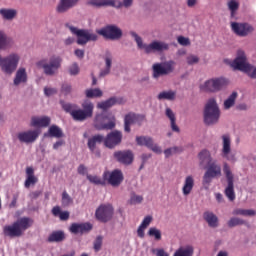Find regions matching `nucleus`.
Returning a JSON list of instances; mask_svg holds the SVG:
<instances>
[{
    "label": "nucleus",
    "mask_w": 256,
    "mask_h": 256,
    "mask_svg": "<svg viewBox=\"0 0 256 256\" xmlns=\"http://www.w3.org/2000/svg\"><path fill=\"white\" fill-rule=\"evenodd\" d=\"M125 98L123 97H111L106 101L100 102L98 104L99 109H103V111H107V109H110V107H113V105H124Z\"/></svg>",
    "instance_id": "5701e85b"
},
{
    "label": "nucleus",
    "mask_w": 256,
    "mask_h": 256,
    "mask_svg": "<svg viewBox=\"0 0 256 256\" xmlns=\"http://www.w3.org/2000/svg\"><path fill=\"white\" fill-rule=\"evenodd\" d=\"M227 5L231 13V17H235V13L239 11V2H237V0H230L228 1Z\"/></svg>",
    "instance_id": "c03bdc74"
},
{
    "label": "nucleus",
    "mask_w": 256,
    "mask_h": 256,
    "mask_svg": "<svg viewBox=\"0 0 256 256\" xmlns=\"http://www.w3.org/2000/svg\"><path fill=\"white\" fill-rule=\"evenodd\" d=\"M231 29L238 37H247V35L255 31L251 24L239 22H232Z\"/></svg>",
    "instance_id": "a211bd4d"
},
{
    "label": "nucleus",
    "mask_w": 256,
    "mask_h": 256,
    "mask_svg": "<svg viewBox=\"0 0 256 256\" xmlns=\"http://www.w3.org/2000/svg\"><path fill=\"white\" fill-rule=\"evenodd\" d=\"M60 103L64 111H66V113H70L74 121L83 122L93 117V109H95V106L89 101L83 102L82 109L77 108V105L75 104L65 103L63 101H60Z\"/></svg>",
    "instance_id": "f257e3e1"
},
{
    "label": "nucleus",
    "mask_w": 256,
    "mask_h": 256,
    "mask_svg": "<svg viewBox=\"0 0 256 256\" xmlns=\"http://www.w3.org/2000/svg\"><path fill=\"white\" fill-rule=\"evenodd\" d=\"M231 67L237 71L247 73L251 79H256V67L251 66V64L247 62V55H245V51L243 50L237 51V56L231 63Z\"/></svg>",
    "instance_id": "7ed1b4c3"
},
{
    "label": "nucleus",
    "mask_w": 256,
    "mask_h": 256,
    "mask_svg": "<svg viewBox=\"0 0 256 256\" xmlns=\"http://www.w3.org/2000/svg\"><path fill=\"white\" fill-rule=\"evenodd\" d=\"M61 93H63V95H69V93H71V85L63 84L61 88Z\"/></svg>",
    "instance_id": "0e129e2a"
},
{
    "label": "nucleus",
    "mask_w": 256,
    "mask_h": 256,
    "mask_svg": "<svg viewBox=\"0 0 256 256\" xmlns=\"http://www.w3.org/2000/svg\"><path fill=\"white\" fill-rule=\"evenodd\" d=\"M131 5H133V0H123V2H115L114 7H126L127 9L131 7Z\"/></svg>",
    "instance_id": "6e6d98bb"
},
{
    "label": "nucleus",
    "mask_w": 256,
    "mask_h": 256,
    "mask_svg": "<svg viewBox=\"0 0 256 256\" xmlns=\"http://www.w3.org/2000/svg\"><path fill=\"white\" fill-rule=\"evenodd\" d=\"M48 243H61L65 241V232L58 230L53 231L47 239Z\"/></svg>",
    "instance_id": "473e14b6"
},
{
    "label": "nucleus",
    "mask_w": 256,
    "mask_h": 256,
    "mask_svg": "<svg viewBox=\"0 0 256 256\" xmlns=\"http://www.w3.org/2000/svg\"><path fill=\"white\" fill-rule=\"evenodd\" d=\"M61 63H63V59L59 56L50 57L49 61L41 60L38 62V66L42 67L45 75L53 76L59 69H61Z\"/></svg>",
    "instance_id": "0eeeda50"
},
{
    "label": "nucleus",
    "mask_w": 256,
    "mask_h": 256,
    "mask_svg": "<svg viewBox=\"0 0 256 256\" xmlns=\"http://www.w3.org/2000/svg\"><path fill=\"white\" fill-rule=\"evenodd\" d=\"M177 41L179 45H182L183 47H187L188 45H191V41L189 40V38H185L184 36H179L177 38Z\"/></svg>",
    "instance_id": "4d7b16f0"
},
{
    "label": "nucleus",
    "mask_w": 256,
    "mask_h": 256,
    "mask_svg": "<svg viewBox=\"0 0 256 256\" xmlns=\"http://www.w3.org/2000/svg\"><path fill=\"white\" fill-rule=\"evenodd\" d=\"M222 141V157H224V159H227V161H237V158H235V154H230L231 137H229V135H223Z\"/></svg>",
    "instance_id": "412c9836"
},
{
    "label": "nucleus",
    "mask_w": 256,
    "mask_h": 256,
    "mask_svg": "<svg viewBox=\"0 0 256 256\" xmlns=\"http://www.w3.org/2000/svg\"><path fill=\"white\" fill-rule=\"evenodd\" d=\"M179 151H181V149L179 147L168 148L164 151V155H165V157H171V155H173V153H177Z\"/></svg>",
    "instance_id": "13d9d810"
},
{
    "label": "nucleus",
    "mask_w": 256,
    "mask_h": 256,
    "mask_svg": "<svg viewBox=\"0 0 256 256\" xmlns=\"http://www.w3.org/2000/svg\"><path fill=\"white\" fill-rule=\"evenodd\" d=\"M177 93L173 90L163 91L158 94L159 101L165 99L166 101H175Z\"/></svg>",
    "instance_id": "a19ab883"
},
{
    "label": "nucleus",
    "mask_w": 256,
    "mask_h": 256,
    "mask_svg": "<svg viewBox=\"0 0 256 256\" xmlns=\"http://www.w3.org/2000/svg\"><path fill=\"white\" fill-rule=\"evenodd\" d=\"M38 181L39 179L37 178V176H35V170L33 169V167H27L24 187H26V189H29L31 185H35Z\"/></svg>",
    "instance_id": "c85d7f7f"
},
{
    "label": "nucleus",
    "mask_w": 256,
    "mask_h": 256,
    "mask_svg": "<svg viewBox=\"0 0 256 256\" xmlns=\"http://www.w3.org/2000/svg\"><path fill=\"white\" fill-rule=\"evenodd\" d=\"M87 179H88V181H90V183H93L94 185H102V187H104L106 185V182H105V179L103 178V175H102V178H101V177L96 176V175L87 174Z\"/></svg>",
    "instance_id": "79ce46f5"
},
{
    "label": "nucleus",
    "mask_w": 256,
    "mask_h": 256,
    "mask_svg": "<svg viewBox=\"0 0 256 256\" xmlns=\"http://www.w3.org/2000/svg\"><path fill=\"white\" fill-rule=\"evenodd\" d=\"M193 253H195V248L192 245H186L179 247L173 256H193Z\"/></svg>",
    "instance_id": "f704fd0d"
},
{
    "label": "nucleus",
    "mask_w": 256,
    "mask_h": 256,
    "mask_svg": "<svg viewBox=\"0 0 256 256\" xmlns=\"http://www.w3.org/2000/svg\"><path fill=\"white\" fill-rule=\"evenodd\" d=\"M114 209L111 204H101L95 212V217L101 223H107L113 219Z\"/></svg>",
    "instance_id": "dca6fc26"
},
{
    "label": "nucleus",
    "mask_w": 256,
    "mask_h": 256,
    "mask_svg": "<svg viewBox=\"0 0 256 256\" xmlns=\"http://www.w3.org/2000/svg\"><path fill=\"white\" fill-rule=\"evenodd\" d=\"M130 35L135 39L138 48L144 49L145 53H153V51H169V44L161 41H153L150 44H143V39L135 32H130Z\"/></svg>",
    "instance_id": "39448f33"
},
{
    "label": "nucleus",
    "mask_w": 256,
    "mask_h": 256,
    "mask_svg": "<svg viewBox=\"0 0 256 256\" xmlns=\"http://www.w3.org/2000/svg\"><path fill=\"white\" fill-rule=\"evenodd\" d=\"M44 93L47 97H51V95H55V93H57V89H55V88H44Z\"/></svg>",
    "instance_id": "338daca9"
},
{
    "label": "nucleus",
    "mask_w": 256,
    "mask_h": 256,
    "mask_svg": "<svg viewBox=\"0 0 256 256\" xmlns=\"http://www.w3.org/2000/svg\"><path fill=\"white\" fill-rule=\"evenodd\" d=\"M136 143L140 147H147V149H150L151 151H153V153H157L158 155H161V153H163V151L161 150V147L155 144L153 142V138L149 136H137Z\"/></svg>",
    "instance_id": "f3484780"
},
{
    "label": "nucleus",
    "mask_w": 256,
    "mask_h": 256,
    "mask_svg": "<svg viewBox=\"0 0 256 256\" xmlns=\"http://www.w3.org/2000/svg\"><path fill=\"white\" fill-rule=\"evenodd\" d=\"M115 159L123 165H131L133 163V152L130 150L116 151L114 152Z\"/></svg>",
    "instance_id": "4be33fe9"
},
{
    "label": "nucleus",
    "mask_w": 256,
    "mask_h": 256,
    "mask_svg": "<svg viewBox=\"0 0 256 256\" xmlns=\"http://www.w3.org/2000/svg\"><path fill=\"white\" fill-rule=\"evenodd\" d=\"M208 168L203 176V185H209L215 177H221V165L217 164V161H211L207 164Z\"/></svg>",
    "instance_id": "f8f14e48"
},
{
    "label": "nucleus",
    "mask_w": 256,
    "mask_h": 256,
    "mask_svg": "<svg viewBox=\"0 0 256 256\" xmlns=\"http://www.w3.org/2000/svg\"><path fill=\"white\" fill-rule=\"evenodd\" d=\"M198 159H199L200 167H205V165H209V163L213 161V158H211V152H209V150H206V149L202 150L198 154Z\"/></svg>",
    "instance_id": "2f4dec72"
},
{
    "label": "nucleus",
    "mask_w": 256,
    "mask_h": 256,
    "mask_svg": "<svg viewBox=\"0 0 256 256\" xmlns=\"http://www.w3.org/2000/svg\"><path fill=\"white\" fill-rule=\"evenodd\" d=\"M233 215H243L244 217H254L256 215L253 209H236L233 211Z\"/></svg>",
    "instance_id": "37998d69"
},
{
    "label": "nucleus",
    "mask_w": 256,
    "mask_h": 256,
    "mask_svg": "<svg viewBox=\"0 0 256 256\" xmlns=\"http://www.w3.org/2000/svg\"><path fill=\"white\" fill-rule=\"evenodd\" d=\"M70 231L74 233V235H77V233H81V229L79 228V224L73 223L70 226Z\"/></svg>",
    "instance_id": "69168bd1"
},
{
    "label": "nucleus",
    "mask_w": 256,
    "mask_h": 256,
    "mask_svg": "<svg viewBox=\"0 0 256 256\" xmlns=\"http://www.w3.org/2000/svg\"><path fill=\"white\" fill-rule=\"evenodd\" d=\"M105 63H106V68L100 71L99 77H106V75H109V73H111V65H112L111 57H106Z\"/></svg>",
    "instance_id": "de8ad7c7"
},
{
    "label": "nucleus",
    "mask_w": 256,
    "mask_h": 256,
    "mask_svg": "<svg viewBox=\"0 0 256 256\" xmlns=\"http://www.w3.org/2000/svg\"><path fill=\"white\" fill-rule=\"evenodd\" d=\"M98 35H102L105 39H110L111 41H117L123 37V31L118 28L117 25H107L106 27L97 31Z\"/></svg>",
    "instance_id": "ddd939ff"
},
{
    "label": "nucleus",
    "mask_w": 256,
    "mask_h": 256,
    "mask_svg": "<svg viewBox=\"0 0 256 256\" xmlns=\"http://www.w3.org/2000/svg\"><path fill=\"white\" fill-rule=\"evenodd\" d=\"M33 227V219L29 217H22L15 221L12 225H6L3 228L5 237H21L24 231Z\"/></svg>",
    "instance_id": "f03ea898"
},
{
    "label": "nucleus",
    "mask_w": 256,
    "mask_h": 256,
    "mask_svg": "<svg viewBox=\"0 0 256 256\" xmlns=\"http://www.w3.org/2000/svg\"><path fill=\"white\" fill-rule=\"evenodd\" d=\"M128 203L129 205H139V203H143V196L137 195L133 192L131 193Z\"/></svg>",
    "instance_id": "09e8293b"
},
{
    "label": "nucleus",
    "mask_w": 256,
    "mask_h": 256,
    "mask_svg": "<svg viewBox=\"0 0 256 256\" xmlns=\"http://www.w3.org/2000/svg\"><path fill=\"white\" fill-rule=\"evenodd\" d=\"M86 97L88 99H93V97H103V91L99 88L86 90Z\"/></svg>",
    "instance_id": "a18cd8bd"
},
{
    "label": "nucleus",
    "mask_w": 256,
    "mask_h": 256,
    "mask_svg": "<svg viewBox=\"0 0 256 256\" xmlns=\"http://www.w3.org/2000/svg\"><path fill=\"white\" fill-rule=\"evenodd\" d=\"M101 143H105V137L101 134H96L94 136H92L91 138L88 139V149L94 153L95 149L98 145H101Z\"/></svg>",
    "instance_id": "c756f323"
},
{
    "label": "nucleus",
    "mask_w": 256,
    "mask_h": 256,
    "mask_svg": "<svg viewBox=\"0 0 256 256\" xmlns=\"http://www.w3.org/2000/svg\"><path fill=\"white\" fill-rule=\"evenodd\" d=\"M79 175H87V167L85 165L80 164L77 169Z\"/></svg>",
    "instance_id": "774afa93"
},
{
    "label": "nucleus",
    "mask_w": 256,
    "mask_h": 256,
    "mask_svg": "<svg viewBox=\"0 0 256 256\" xmlns=\"http://www.w3.org/2000/svg\"><path fill=\"white\" fill-rule=\"evenodd\" d=\"M144 119L143 116L137 115L133 112H130L125 115L124 118V130L126 133H131V125L137 123L138 120Z\"/></svg>",
    "instance_id": "b1692460"
},
{
    "label": "nucleus",
    "mask_w": 256,
    "mask_h": 256,
    "mask_svg": "<svg viewBox=\"0 0 256 256\" xmlns=\"http://www.w3.org/2000/svg\"><path fill=\"white\" fill-rule=\"evenodd\" d=\"M195 187V178L192 175L186 176L184 179V184L182 186V193L184 197L191 195L193 188Z\"/></svg>",
    "instance_id": "cd10ccee"
},
{
    "label": "nucleus",
    "mask_w": 256,
    "mask_h": 256,
    "mask_svg": "<svg viewBox=\"0 0 256 256\" xmlns=\"http://www.w3.org/2000/svg\"><path fill=\"white\" fill-rule=\"evenodd\" d=\"M151 221H153V217L152 216H146L142 223L140 224V226L144 227V228H148L149 225H151Z\"/></svg>",
    "instance_id": "680f3d73"
},
{
    "label": "nucleus",
    "mask_w": 256,
    "mask_h": 256,
    "mask_svg": "<svg viewBox=\"0 0 256 256\" xmlns=\"http://www.w3.org/2000/svg\"><path fill=\"white\" fill-rule=\"evenodd\" d=\"M41 134V131L39 130H28L24 132L18 133L17 137L20 143H35L37 139H39V135Z\"/></svg>",
    "instance_id": "aec40b11"
},
{
    "label": "nucleus",
    "mask_w": 256,
    "mask_h": 256,
    "mask_svg": "<svg viewBox=\"0 0 256 256\" xmlns=\"http://www.w3.org/2000/svg\"><path fill=\"white\" fill-rule=\"evenodd\" d=\"M94 127L97 131H111V129H115V116L109 119V115L106 112L97 114L94 118Z\"/></svg>",
    "instance_id": "6e6552de"
},
{
    "label": "nucleus",
    "mask_w": 256,
    "mask_h": 256,
    "mask_svg": "<svg viewBox=\"0 0 256 256\" xmlns=\"http://www.w3.org/2000/svg\"><path fill=\"white\" fill-rule=\"evenodd\" d=\"M69 73L70 75H79V65L77 63H73L69 67Z\"/></svg>",
    "instance_id": "052dcab7"
},
{
    "label": "nucleus",
    "mask_w": 256,
    "mask_h": 256,
    "mask_svg": "<svg viewBox=\"0 0 256 256\" xmlns=\"http://www.w3.org/2000/svg\"><path fill=\"white\" fill-rule=\"evenodd\" d=\"M225 86H227V79L216 78L207 80L203 85L200 86V89L208 93H217V91H221V89H223Z\"/></svg>",
    "instance_id": "9b49d317"
},
{
    "label": "nucleus",
    "mask_w": 256,
    "mask_h": 256,
    "mask_svg": "<svg viewBox=\"0 0 256 256\" xmlns=\"http://www.w3.org/2000/svg\"><path fill=\"white\" fill-rule=\"evenodd\" d=\"M115 0L110 1H101V0H89L87 5L90 7H96V9H100V7H107V5H111V7H115Z\"/></svg>",
    "instance_id": "4c0bfd02"
},
{
    "label": "nucleus",
    "mask_w": 256,
    "mask_h": 256,
    "mask_svg": "<svg viewBox=\"0 0 256 256\" xmlns=\"http://www.w3.org/2000/svg\"><path fill=\"white\" fill-rule=\"evenodd\" d=\"M103 178L105 179L106 185H111V187H119L123 183V172L121 170L116 169L112 172L104 171Z\"/></svg>",
    "instance_id": "2eb2a0df"
},
{
    "label": "nucleus",
    "mask_w": 256,
    "mask_h": 256,
    "mask_svg": "<svg viewBox=\"0 0 256 256\" xmlns=\"http://www.w3.org/2000/svg\"><path fill=\"white\" fill-rule=\"evenodd\" d=\"M237 99V92H233L228 99L224 101V109H231L235 105V100Z\"/></svg>",
    "instance_id": "49530a36"
},
{
    "label": "nucleus",
    "mask_w": 256,
    "mask_h": 256,
    "mask_svg": "<svg viewBox=\"0 0 256 256\" xmlns=\"http://www.w3.org/2000/svg\"><path fill=\"white\" fill-rule=\"evenodd\" d=\"M13 45H15L13 38L7 36L3 30H0V51H7V49H11Z\"/></svg>",
    "instance_id": "a878e982"
},
{
    "label": "nucleus",
    "mask_w": 256,
    "mask_h": 256,
    "mask_svg": "<svg viewBox=\"0 0 256 256\" xmlns=\"http://www.w3.org/2000/svg\"><path fill=\"white\" fill-rule=\"evenodd\" d=\"M154 79H159L163 75H169L175 71V61L170 60L164 63H155L152 66Z\"/></svg>",
    "instance_id": "9d476101"
},
{
    "label": "nucleus",
    "mask_w": 256,
    "mask_h": 256,
    "mask_svg": "<svg viewBox=\"0 0 256 256\" xmlns=\"http://www.w3.org/2000/svg\"><path fill=\"white\" fill-rule=\"evenodd\" d=\"M123 139V134L117 130L110 132L106 138H104V145L108 147V149H113V147H117L119 143H121Z\"/></svg>",
    "instance_id": "6ab92c4d"
},
{
    "label": "nucleus",
    "mask_w": 256,
    "mask_h": 256,
    "mask_svg": "<svg viewBox=\"0 0 256 256\" xmlns=\"http://www.w3.org/2000/svg\"><path fill=\"white\" fill-rule=\"evenodd\" d=\"M204 221L208 223L209 227H219V218L213 212L206 211L203 214Z\"/></svg>",
    "instance_id": "7c9ffc66"
},
{
    "label": "nucleus",
    "mask_w": 256,
    "mask_h": 256,
    "mask_svg": "<svg viewBox=\"0 0 256 256\" xmlns=\"http://www.w3.org/2000/svg\"><path fill=\"white\" fill-rule=\"evenodd\" d=\"M221 117V111L217 105L215 98H211L205 105L204 108V123L206 125H215L219 123V118Z\"/></svg>",
    "instance_id": "20e7f679"
},
{
    "label": "nucleus",
    "mask_w": 256,
    "mask_h": 256,
    "mask_svg": "<svg viewBox=\"0 0 256 256\" xmlns=\"http://www.w3.org/2000/svg\"><path fill=\"white\" fill-rule=\"evenodd\" d=\"M186 61L189 65H195L199 63V57H197L196 55H190L186 58Z\"/></svg>",
    "instance_id": "bf43d9fd"
},
{
    "label": "nucleus",
    "mask_w": 256,
    "mask_h": 256,
    "mask_svg": "<svg viewBox=\"0 0 256 256\" xmlns=\"http://www.w3.org/2000/svg\"><path fill=\"white\" fill-rule=\"evenodd\" d=\"M0 15L5 21H13L17 17V10L11 8H1Z\"/></svg>",
    "instance_id": "c9c22d12"
},
{
    "label": "nucleus",
    "mask_w": 256,
    "mask_h": 256,
    "mask_svg": "<svg viewBox=\"0 0 256 256\" xmlns=\"http://www.w3.org/2000/svg\"><path fill=\"white\" fill-rule=\"evenodd\" d=\"M101 247H103V236H98L94 241V251L98 253L101 251Z\"/></svg>",
    "instance_id": "864d4df0"
},
{
    "label": "nucleus",
    "mask_w": 256,
    "mask_h": 256,
    "mask_svg": "<svg viewBox=\"0 0 256 256\" xmlns=\"http://www.w3.org/2000/svg\"><path fill=\"white\" fill-rule=\"evenodd\" d=\"M148 236L154 237L155 241H161V230L157 229L156 227H151L148 230Z\"/></svg>",
    "instance_id": "8fccbe9b"
},
{
    "label": "nucleus",
    "mask_w": 256,
    "mask_h": 256,
    "mask_svg": "<svg viewBox=\"0 0 256 256\" xmlns=\"http://www.w3.org/2000/svg\"><path fill=\"white\" fill-rule=\"evenodd\" d=\"M54 217H59L60 221H68L69 219V211H61V207L54 206L51 211Z\"/></svg>",
    "instance_id": "58836bf2"
},
{
    "label": "nucleus",
    "mask_w": 256,
    "mask_h": 256,
    "mask_svg": "<svg viewBox=\"0 0 256 256\" xmlns=\"http://www.w3.org/2000/svg\"><path fill=\"white\" fill-rule=\"evenodd\" d=\"M66 27H68L73 35H76L78 45H87L89 41H97L98 39L97 34L91 33L88 30H79L69 24H67Z\"/></svg>",
    "instance_id": "1a4fd4ad"
},
{
    "label": "nucleus",
    "mask_w": 256,
    "mask_h": 256,
    "mask_svg": "<svg viewBox=\"0 0 256 256\" xmlns=\"http://www.w3.org/2000/svg\"><path fill=\"white\" fill-rule=\"evenodd\" d=\"M152 253H155L156 256H169V253L165 252V250L163 248L153 249Z\"/></svg>",
    "instance_id": "e2e57ef3"
},
{
    "label": "nucleus",
    "mask_w": 256,
    "mask_h": 256,
    "mask_svg": "<svg viewBox=\"0 0 256 256\" xmlns=\"http://www.w3.org/2000/svg\"><path fill=\"white\" fill-rule=\"evenodd\" d=\"M80 233H87L93 229V226L90 223L79 224Z\"/></svg>",
    "instance_id": "5fc2aeb1"
},
{
    "label": "nucleus",
    "mask_w": 256,
    "mask_h": 256,
    "mask_svg": "<svg viewBox=\"0 0 256 256\" xmlns=\"http://www.w3.org/2000/svg\"><path fill=\"white\" fill-rule=\"evenodd\" d=\"M227 225L230 228L237 227L238 225H245V220L238 218V217H232L228 221Z\"/></svg>",
    "instance_id": "3c124183"
},
{
    "label": "nucleus",
    "mask_w": 256,
    "mask_h": 256,
    "mask_svg": "<svg viewBox=\"0 0 256 256\" xmlns=\"http://www.w3.org/2000/svg\"><path fill=\"white\" fill-rule=\"evenodd\" d=\"M21 83H27V70L25 68H19L14 78V85H21Z\"/></svg>",
    "instance_id": "e433bc0d"
},
{
    "label": "nucleus",
    "mask_w": 256,
    "mask_h": 256,
    "mask_svg": "<svg viewBox=\"0 0 256 256\" xmlns=\"http://www.w3.org/2000/svg\"><path fill=\"white\" fill-rule=\"evenodd\" d=\"M79 3V0H60L56 7L57 13H67L69 9H73L77 4Z\"/></svg>",
    "instance_id": "393cba45"
},
{
    "label": "nucleus",
    "mask_w": 256,
    "mask_h": 256,
    "mask_svg": "<svg viewBox=\"0 0 256 256\" xmlns=\"http://www.w3.org/2000/svg\"><path fill=\"white\" fill-rule=\"evenodd\" d=\"M223 172H224V175H226V179L228 183V186L226 187L224 193L226 197L229 199V201H235V187L233 184L234 177L228 163H224Z\"/></svg>",
    "instance_id": "4468645a"
},
{
    "label": "nucleus",
    "mask_w": 256,
    "mask_h": 256,
    "mask_svg": "<svg viewBox=\"0 0 256 256\" xmlns=\"http://www.w3.org/2000/svg\"><path fill=\"white\" fill-rule=\"evenodd\" d=\"M71 203H73V198H71V196H69V193H67V191H64L62 193V205H63V207H69V205H71Z\"/></svg>",
    "instance_id": "603ef678"
},
{
    "label": "nucleus",
    "mask_w": 256,
    "mask_h": 256,
    "mask_svg": "<svg viewBox=\"0 0 256 256\" xmlns=\"http://www.w3.org/2000/svg\"><path fill=\"white\" fill-rule=\"evenodd\" d=\"M30 125L31 127H49L51 125V118L49 116H33Z\"/></svg>",
    "instance_id": "bb28decb"
},
{
    "label": "nucleus",
    "mask_w": 256,
    "mask_h": 256,
    "mask_svg": "<svg viewBox=\"0 0 256 256\" xmlns=\"http://www.w3.org/2000/svg\"><path fill=\"white\" fill-rule=\"evenodd\" d=\"M166 117H168L170 120L172 131H174V133H179L181 130L179 129V126H177V118L175 117V113L173 110H171V108H166Z\"/></svg>",
    "instance_id": "72a5a7b5"
},
{
    "label": "nucleus",
    "mask_w": 256,
    "mask_h": 256,
    "mask_svg": "<svg viewBox=\"0 0 256 256\" xmlns=\"http://www.w3.org/2000/svg\"><path fill=\"white\" fill-rule=\"evenodd\" d=\"M48 133L49 137H55L56 139H61V137H64L63 130L57 125L50 126Z\"/></svg>",
    "instance_id": "ea45409f"
},
{
    "label": "nucleus",
    "mask_w": 256,
    "mask_h": 256,
    "mask_svg": "<svg viewBox=\"0 0 256 256\" xmlns=\"http://www.w3.org/2000/svg\"><path fill=\"white\" fill-rule=\"evenodd\" d=\"M19 61H21V56L17 53H11L6 57L0 54V69L3 73H6V75H12L17 71Z\"/></svg>",
    "instance_id": "423d86ee"
}]
</instances>
